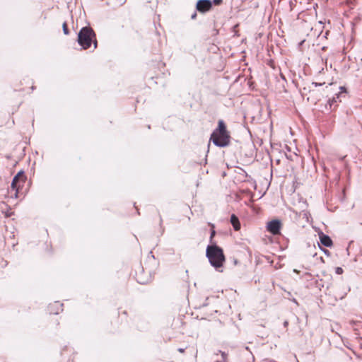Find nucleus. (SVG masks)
Wrapping results in <instances>:
<instances>
[{
    "instance_id": "1",
    "label": "nucleus",
    "mask_w": 362,
    "mask_h": 362,
    "mask_svg": "<svg viewBox=\"0 0 362 362\" xmlns=\"http://www.w3.org/2000/svg\"><path fill=\"white\" fill-rule=\"evenodd\" d=\"M206 257L210 264L217 271L223 272L221 268L226 262L223 250L216 243L209 244L206 249Z\"/></svg>"
},
{
    "instance_id": "2",
    "label": "nucleus",
    "mask_w": 362,
    "mask_h": 362,
    "mask_svg": "<svg viewBox=\"0 0 362 362\" xmlns=\"http://www.w3.org/2000/svg\"><path fill=\"white\" fill-rule=\"evenodd\" d=\"M210 141H212L216 146L220 148L229 146L230 143V134L223 119L218 120V126L211 134Z\"/></svg>"
},
{
    "instance_id": "3",
    "label": "nucleus",
    "mask_w": 362,
    "mask_h": 362,
    "mask_svg": "<svg viewBox=\"0 0 362 362\" xmlns=\"http://www.w3.org/2000/svg\"><path fill=\"white\" fill-rule=\"evenodd\" d=\"M77 42L81 47V49H88L92 44L94 45V49H96L98 45L96 35L94 30L89 26H84L79 30Z\"/></svg>"
},
{
    "instance_id": "4",
    "label": "nucleus",
    "mask_w": 362,
    "mask_h": 362,
    "mask_svg": "<svg viewBox=\"0 0 362 362\" xmlns=\"http://www.w3.org/2000/svg\"><path fill=\"white\" fill-rule=\"evenodd\" d=\"M340 91L336 93L332 98L327 100L325 105V109L329 111L334 110L337 106L338 102H341V98H345L348 94L347 88L345 86L339 87Z\"/></svg>"
},
{
    "instance_id": "5",
    "label": "nucleus",
    "mask_w": 362,
    "mask_h": 362,
    "mask_svg": "<svg viewBox=\"0 0 362 362\" xmlns=\"http://www.w3.org/2000/svg\"><path fill=\"white\" fill-rule=\"evenodd\" d=\"M26 180V176L23 170H20L13 178L11 188L15 191V197H18L19 189L23 187Z\"/></svg>"
},
{
    "instance_id": "6",
    "label": "nucleus",
    "mask_w": 362,
    "mask_h": 362,
    "mask_svg": "<svg viewBox=\"0 0 362 362\" xmlns=\"http://www.w3.org/2000/svg\"><path fill=\"white\" fill-rule=\"evenodd\" d=\"M281 221L278 218H274L267 222L266 228L269 233L273 235H276L281 233Z\"/></svg>"
},
{
    "instance_id": "7",
    "label": "nucleus",
    "mask_w": 362,
    "mask_h": 362,
    "mask_svg": "<svg viewBox=\"0 0 362 362\" xmlns=\"http://www.w3.org/2000/svg\"><path fill=\"white\" fill-rule=\"evenodd\" d=\"M212 7V1L211 0H198L196 4V8L199 12L206 13Z\"/></svg>"
},
{
    "instance_id": "8",
    "label": "nucleus",
    "mask_w": 362,
    "mask_h": 362,
    "mask_svg": "<svg viewBox=\"0 0 362 362\" xmlns=\"http://www.w3.org/2000/svg\"><path fill=\"white\" fill-rule=\"evenodd\" d=\"M319 239L321 245H322L325 247H330L333 245L332 240L331 238L328 235L325 234L323 232H320L318 233Z\"/></svg>"
},
{
    "instance_id": "9",
    "label": "nucleus",
    "mask_w": 362,
    "mask_h": 362,
    "mask_svg": "<svg viewBox=\"0 0 362 362\" xmlns=\"http://www.w3.org/2000/svg\"><path fill=\"white\" fill-rule=\"evenodd\" d=\"M63 304L56 301L54 304H50L48 307V310L50 314L58 315L60 312L63 311Z\"/></svg>"
},
{
    "instance_id": "10",
    "label": "nucleus",
    "mask_w": 362,
    "mask_h": 362,
    "mask_svg": "<svg viewBox=\"0 0 362 362\" xmlns=\"http://www.w3.org/2000/svg\"><path fill=\"white\" fill-rule=\"evenodd\" d=\"M230 222L232 224L235 230H239L240 229V223L238 216L235 214L230 216Z\"/></svg>"
},
{
    "instance_id": "11",
    "label": "nucleus",
    "mask_w": 362,
    "mask_h": 362,
    "mask_svg": "<svg viewBox=\"0 0 362 362\" xmlns=\"http://www.w3.org/2000/svg\"><path fill=\"white\" fill-rule=\"evenodd\" d=\"M209 225L211 227V230H210V243H209V244H212L213 243H216L215 241H214L213 239L215 237V235L216 234V232L215 230V226H214V224L209 223Z\"/></svg>"
},
{
    "instance_id": "12",
    "label": "nucleus",
    "mask_w": 362,
    "mask_h": 362,
    "mask_svg": "<svg viewBox=\"0 0 362 362\" xmlns=\"http://www.w3.org/2000/svg\"><path fill=\"white\" fill-rule=\"evenodd\" d=\"M151 277L149 276L146 279L142 278L141 275L137 274V281L140 284H148L151 281Z\"/></svg>"
},
{
    "instance_id": "13",
    "label": "nucleus",
    "mask_w": 362,
    "mask_h": 362,
    "mask_svg": "<svg viewBox=\"0 0 362 362\" xmlns=\"http://www.w3.org/2000/svg\"><path fill=\"white\" fill-rule=\"evenodd\" d=\"M63 32L65 35H68L69 33V30L68 28L67 24L64 22L62 25Z\"/></svg>"
},
{
    "instance_id": "14",
    "label": "nucleus",
    "mask_w": 362,
    "mask_h": 362,
    "mask_svg": "<svg viewBox=\"0 0 362 362\" xmlns=\"http://www.w3.org/2000/svg\"><path fill=\"white\" fill-rule=\"evenodd\" d=\"M316 286L318 287L320 289H321V288L325 287V284L322 279L316 281Z\"/></svg>"
},
{
    "instance_id": "15",
    "label": "nucleus",
    "mask_w": 362,
    "mask_h": 362,
    "mask_svg": "<svg viewBox=\"0 0 362 362\" xmlns=\"http://www.w3.org/2000/svg\"><path fill=\"white\" fill-rule=\"evenodd\" d=\"M115 1L116 5L122 6L127 0H114Z\"/></svg>"
},
{
    "instance_id": "16",
    "label": "nucleus",
    "mask_w": 362,
    "mask_h": 362,
    "mask_svg": "<svg viewBox=\"0 0 362 362\" xmlns=\"http://www.w3.org/2000/svg\"><path fill=\"white\" fill-rule=\"evenodd\" d=\"M343 269L341 267H337L335 269V272L337 274H341L343 273Z\"/></svg>"
},
{
    "instance_id": "17",
    "label": "nucleus",
    "mask_w": 362,
    "mask_h": 362,
    "mask_svg": "<svg viewBox=\"0 0 362 362\" xmlns=\"http://www.w3.org/2000/svg\"><path fill=\"white\" fill-rule=\"evenodd\" d=\"M325 83L312 82L311 86L314 87L322 86Z\"/></svg>"
},
{
    "instance_id": "18",
    "label": "nucleus",
    "mask_w": 362,
    "mask_h": 362,
    "mask_svg": "<svg viewBox=\"0 0 362 362\" xmlns=\"http://www.w3.org/2000/svg\"><path fill=\"white\" fill-rule=\"evenodd\" d=\"M323 252L325 255L329 256L330 255V252L327 249H322Z\"/></svg>"
},
{
    "instance_id": "19",
    "label": "nucleus",
    "mask_w": 362,
    "mask_h": 362,
    "mask_svg": "<svg viewBox=\"0 0 362 362\" xmlns=\"http://www.w3.org/2000/svg\"><path fill=\"white\" fill-rule=\"evenodd\" d=\"M213 2L215 4L218 5V4H220L222 2V0H214Z\"/></svg>"
},
{
    "instance_id": "20",
    "label": "nucleus",
    "mask_w": 362,
    "mask_h": 362,
    "mask_svg": "<svg viewBox=\"0 0 362 362\" xmlns=\"http://www.w3.org/2000/svg\"><path fill=\"white\" fill-rule=\"evenodd\" d=\"M197 18V13L194 12V13L191 16V19L194 20Z\"/></svg>"
},
{
    "instance_id": "21",
    "label": "nucleus",
    "mask_w": 362,
    "mask_h": 362,
    "mask_svg": "<svg viewBox=\"0 0 362 362\" xmlns=\"http://www.w3.org/2000/svg\"><path fill=\"white\" fill-rule=\"evenodd\" d=\"M178 351L180 352V353H184L185 352V349H182V348H179L178 349Z\"/></svg>"
},
{
    "instance_id": "22",
    "label": "nucleus",
    "mask_w": 362,
    "mask_h": 362,
    "mask_svg": "<svg viewBox=\"0 0 362 362\" xmlns=\"http://www.w3.org/2000/svg\"><path fill=\"white\" fill-rule=\"evenodd\" d=\"M293 272L296 273V274H299L300 271L296 269H293Z\"/></svg>"
},
{
    "instance_id": "23",
    "label": "nucleus",
    "mask_w": 362,
    "mask_h": 362,
    "mask_svg": "<svg viewBox=\"0 0 362 362\" xmlns=\"http://www.w3.org/2000/svg\"><path fill=\"white\" fill-rule=\"evenodd\" d=\"M288 322L287 321H285V322H284V327H287V326H288Z\"/></svg>"
},
{
    "instance_id": "24",
    "label": "nucleus",
    "mask_w": 362,
    "mask_h": 362,
    "mask_svg": "<svg viewBox=\"0 0 362 362\" xmlns=\"http://www.w3.org/2000/svg\"><path fill=\"white\" fill-rule=\"evenodd\" d=\"M162 222H163V219H162L161 216H160V226L162 225Z\"/></svg>"
},
{
    "instance_id": "25",
    "label": "nucleus",
    "mask_w": 362,
    "mask_h": 362,
    "mask_svg": "<svg viewBox=\"0 0 362 362\" xmlns=\"http://www.w3.org/2000/svg\"><path fill=\"white\" fill-rule=\"evenodd\" d=\"M281 77L282 79L286 80L285 76L282 74H281Z\"/></svg>"
},
{
    "instance_id": "26",
    "label": "nucleus",
    "mask_w": 362,
    "mask_h": 362,
    "mask_svg": "<svg viewBox=\"0 0 362 362\" xmlns=\"http://www.w3.org/2000/svg\"><path fill=\"white\" fill-rule=\"evenodd\" d=\"M305 276H310L311 274H310V273H308V272H306V273L305 274Z\"/></svg>"
},
{
    "instance_id": "27",
    "label": "nucleus",
    "mask_w": 362,
    "mask_h": 362,
    "mask_svg": "<svg viewBox=\"0 0 362 362\" xmlns=\"http://www.w3.org/2000/svg\"><path fill=\"white\" fill-rule=\"evenodd\" d=\"M139 269H141V272H144V268L143 267H139Z\"/></svg>"
},
{
    "instance_id": "28",
    "label": "nucleus",
    "mask_w": 362,
    "mask_h": 362,
    "mask_svg": "<svg viewBox=\"0 0 362 362\" xmlns=\"http://www.w3.org/2000/svg\"><path fill=\"white\" fill-rule=\"evenodd\" d=\"M326 49H327V47H322V50H325Z\"/></svg>"
},
{
    "instance_id": "29",
    "label": "nucleus",
    "mask_w": 362,
    "mask_h": 362,
    "mask_svg": "<svg viewBox=\"0 0 362 362\" xmlns=\"http://www.w3.org/2000/svg\"><path fill=\"white\" fill-rule=\"evenodd\" d=\"M222 356H223V357H224V356H225V353H224V352H223V353H222Z\"/></svg>"
},
{
    "instance_id": "30",
    "label": "nucleus",
    "mask_w": 362,
    "mask_h": 362,
    "mask_svg": "<svg viewBox=\"0 0 362 362\" xmlns=\"http://www.w3.org/2000/svg\"><path fill=\"white\" fill-rule=\"evenodd\" d=\"M245 349H246V350H249V347H248V346H246V347H245Z\"/></svg>"
}]
</instances>
